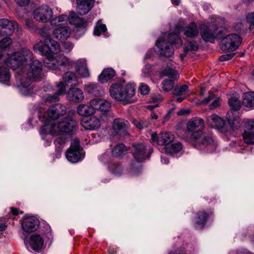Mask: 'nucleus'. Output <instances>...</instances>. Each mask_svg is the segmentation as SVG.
<instances>
[{
	"mask_svg": "<svg viewBox=\"0 0 254 254\" xmlns=\"http://www.w3.org/2000/svg\"><path fill=\"white\" fill-rule=\"evenodd\" d=\"M204 122L198 117L192 118L187 124L188 134L190 136L191 143L197 149L211 152L215 150L216 144L212 133L203 131Z\"/></svg>",
	"mask_w": 254,
	"mask_h": 254,
	"instance_id": "nucleus-1",
	"label": "nucleus"
},
{
	"mask_svg": "<svg viewBox=\"0 0 254 254\" xmlns=\"http://www.w3.org/2000/svg\"><path fill=\"white\" fill-rule=\"evenodd\" d=\"M34 49L46 57L43 61L44 64L45 66L50 69L64 70L72 66V63L64 55H60L54 57L53 54H58L60 51L61 47L58 42L50 38L45 40L44 46H41L38 43L34 46Z\"/></svg>",
	"mask_w": 254,
	"mask_h": 254,
	"instance_id": "nucleus-2",
	"label": "nucleus"
},
{
	"mask_svg": "<svg viewBox=\"0 0 254 254\" xmlns=\"http://www.w3.org/2000/svg\"><path fill=\"white\" fill-rule=\"evenodd\" d=\"M33 59L32 52L27 48H23L10 57L5 54L4 50H0V64L4 63L7 66L14 70L18 69L21 66L26 65L28 62Z\"/></svg>",
	"mask_w": 254,
	"mask_h": 254,
	"instance_id": "nucleus-3",
	"label": "nucleus"
},
{
	"mask_svg": "<svg viewBox=\"0 0 254 254\" xmlns=\"http://www.w3.org/2000/svg\"><path fill=\"white\" fill-rule=\"evenodd\" d=\"M109 93L113 98L127 104L131 102L130 99L135 94V88L131 84L116 83L110 87Z\"/></svg>",
	"mask_w": 254,
	"mask_h": 254,
	"instance_id": "nucleus-4",
	"label": "nucleus"
},
{
	"mask_svg": "<svg viewBox=\"0 0 254 254\" xmlns=\"http://www.w3.org/2000/svg\"><path fill=\"white\" fill-rule=\"evenodd\" d=\"M169 43H167L162 37L160 38L156 42V46L158 48V53L162 56L170 57L174 54V49L171 44L181 46L182 40L176 33H171L168 35Z\"/></svg>",
	"mask_w": 254,
	"mask_h": 254,
	"instance_id": "nucleus-5",
	"label": "nucleus"
},
{
	"mask_svg": "<svg viewBox=\"0 0 254 254\" xmlns=\"http://www.w3.org/2000/svg\"><path fill=\"white\" fill-rule=\"evenodd\" d=\"M176 63L170 62L167 64L166 67L159 71V76L162 78L168 76L169 78L164 79L161 83L162 89L165 92L172 90L175 85L174 81L179 77L178 72L175 69Z\"/></svg>",
	"mask_w": 254,
	"mask_h": 254,
	"instance_id": "nucleus-6",
	"label": "nucleus"
},
{
	"mask_svg": "<svg viewBox=\"0 0 254 254\" xmlns=\"http://www.w3.org/2000/svg\"><path fill=\"white\" fill-rule=\"evenodd\" d=\"M132 155L134 160L130 164V171L133 175H137L140 169L139 163L147 158V148L146 146L142 143H135L132 144Z\"/></svg>",
	"mask_w": 254,
	"mask_h": 254,
	"instance_id": "nucleus-7",
	"label": "nucleus"
},
{
	"mask_svg": "<svg viewBox=\"0 0 254 254\" xmlns=\"http://www.w3.org/2000/svg\"><path fill=\"white\" fill-rule=\"evenodd\" d=\"M241 42V37L238 35L230 34L221 40L220 47L223 52H231L237 49Z\"/></svg>",
	"mask_w": 254,
	"mask_h": 254,
	"instance_id": "nucleus-8",
	"label": "nucleus"
},
{
	"mask_svg": "<svg viewBox=\"0 0 254 254\" xmlns=\"http://www.w3.org/2000/svg\"><path fill=\"white\" fill-rule=\"evenodd\" d=\"M90 105L93 108L94 114L97 111L101 112L100 118L104 120L107 118L111 109V103L103 98H95L89 101Z\"/></svg>",
	"mask_w": 254,
	"mask_h": 254,
	"instance_id": "nucleus-9",
	"label": "nucleus"
},
{
	"mask_svg": "<svg viewBox=\"0 0 254 254\" xmlns=\"http://www.w3.org/2000/svg\"><path fill=\"white\" fill-rule=\"evenodd\" d=\"M222 28L215 25H202L200 28V35L205 42L214 43L215 39L221 34Z\"/></svg>",
	"mask_w": 254,
	"mask_h": 254,
	"instance_id": "nucleus-10",
	"label": "nucleus"
},
{
	"mask_svg": "<svg viewBox=\"0 0 254 254\" xmlns=\"http://www.w3.org/2000/svg\"><path fill=\"white\" fill-rule=\"evenodd\" d=\"M79 140L75 138L71 142L70 147L66 152V157L69 162L76 163L82 158Z\"/></svg>",
	"mask_w": 254,
	"mask_h": 254,
	"instance_id": "nucleus-11",
	"label": "nucleus"
},
{
	"mask_svg": "<svg viewBox=\"0 0 254 254\" xmlns=\"http://www.w3.org/2000/svg\"><path fill=\"white\" fill-rule=\"evenodd\" d=\"M151 139L154 145L167 147L173 142L175 135L170 132H162L158 134L153 133L151 134Z\"/></svg>",
	"mask_w": 254,
	"mask_h": 254,
	"instance_id": "nucleus-12",
	"label": "nucleus"
},
{
	"mask_svg": "<svg viewBox=\"0 0 254 254\" xmlns=\"http://www.w3.org/2000/svg\"><path fill=\"white\" fill-rule=\"evenodd\" d=\"M53 15L52 9L47 5H42L33 12L34 18L41 22H47Z\"/></svg>",
	"mask_w": 254,
	"mask_h": 254,
	"instance_id": "nucleus-13",
	"label": "nucleus"
},
{
	"mask_svg": "<svg viewBox=\"0 0 254 254\" xmlns=\"http://www.w3.org/2000/svg\"><path fill=\"white\" fill-rule=\"evenodd\" d=\"M24 244L27 248H30L35 252H39L44 246V239L39 234H33L24 240Z\"/></svg>",
	"mask_w": 254,
	"mask_h": 254,
	"instance_id": "nucleus-14",
	"label": "nucleus"
},
{
	"mask_svg": "<svg viewBox=\"0 0 254 254\" xmlns=\"http://www.w3.org/2000/svg\"><path fill=\"white\" fill-rule=\"evenodd\" d=\"M16 28L18 29V24L15 21L5 18L0 19V36H10Z\"/></svg>",
	"mask_w": 254,
	"mask_h": 254,
	"instance_id": "nucleus-15",
	"label": "nucleus"
},
{
	"mask_svg": "<svg viewBox=\"0 0 254 254\" xmlns=\"http://www.w3.org/2000/svg\"><path fill=\"white\" fill-rule=\"evenodd\" d=\"M76 122L70 117H66L59 123L58 128L62 132L70 133L73 131L76 126Z\"/></svg>",
	"mask_w": 254,
	"mask_h": 254,
	"instance_id": "nucleus-16",
	"label": "nucleus"
},
{
	"mask_svg": "<svg viewBox=\"0 0 254 254\" xmlns=\"http://www.w3.org/2000/svg\"><path fill=\"white\" fill-rule=\"evenodd\" d=\"M176 34L180 33L181 31L184 32V34L187 37L190 38H195L198 36L199 30L195 22H191L188 26L184 27L177 26L176 27Z\"/></svg>",
	"mask_w": 254,
	"mask_h": 254,
	"instance_id": "nucleus-17",
	"label": "nucleus"
},
{
	"mask_svg": "<svg viewBox=\"0 0 254 254\" xmlns=\"http://www.w3.org/2000/svg\"><path fill=\"white\" fill-rule=\"evenodd\" d=\"M129 126L127 121L122 118L115 119L113 123L112 128L115 133L120 135L127 134V129Z\"/></svg>",
	"mask_w": 254,
	"mask_h": 254,
	"instance_id": "nucleus-18",
	"label": "nucleus"
},
{
	"mask_svg": "<svg viewBox=\"0 0 254 254\" xmlns=\"http://www.w3.org/2000/svg\"><path fill=\"white\" fill-rule=\"evenodd\" d=\"M42 64L38 60H34L30 64L27 76L30 79H38L43 76Z\"/></svg>",
	"mask_w": 254,
	"mask_h": 254,
	"instance_id": "nucleus-19",
	"label": "nucleus"
},
{
	"mask_svg": "<svg viewBox=\"0 0 254 254\" xmlns=\"http://www.w3.org/2000/svg\"><path fill=\"white\" fill-rule=\"evenodd\" d=\"M72 63V66L69 68H71L74 65L75 70L78 72L81 77L87 78L90 76L89 70L87 67L86 60L84 59H80L75 61H70ZM69 69V68H67Z\"/></svg>",
	"mask_w": 254,
	"mask_h": 254,
	"instance_id": "nucleus-20",
	"label": "nucleus"
},
{
	"mask_svg": "<svg viewBox=\"0 0 254 254\" xmlns=\"http://www.w3.org/2000/svg\"><path fill=\"white\" fill-rule=\"evenodd\" d=\"M39 224V220L35 217H25L22 222V227L25 232L31 233L38 228Z\"/></svg>",
	"mask_w": 254,
	"mask_h": 254,
	"instance_id": "nucleus-21",
	"label": "nucleus"
},
{
	"mask_svg": "<svg viewBox=\"0 0 254 254\" xmlns=\"http://www.w3.org/2000/svg\"><path fill=\"white\" fill-rule=\"evenodd\" d=\"M66 98L70 101L79 103L83 100L84 96L81 89L76 87H72L68 90Z\"/></svg>",
	"mask_w": 254,
	"mask_h": 254,
	"instance_id": "nucleus-22",
	"label": "nucleus"
},
{
	"mask_svg": "<svg viewBox=\"0 0 254 254\" xmlns=\"http://www.w3.org/2000/svg\"><path fill=\"white\" fill-rule=\"evenodd\" d=\"M94 0H76L77 12L80 15L88 13L94 5Z\"/></svg>",
	"mask_w": 254,
	"mask_h": 254,
	"instance_id": "nucleus-23",
	"label": "nucleus"
},
{
	"mask_svg": "<svg viewBox=\"0 0 254 254\" xmlns=\"http://www.w3.org/2000/svg\"><path fill=\"white\" fill-rule=\"evenodd\" d=\"M84 91L88 94L96 97H102L105 95V90L95 83H89L84 87Z\"/></svg>",
	"mask_w": 254,
	"mask_h": 254,
	"instance_id": "nucleus-24",
	"label": "nucleus"
},
{
	"mask_svg": "<svg viewBox=\"0 0 254 254\" xmlns=\"http://www.w3.org/2000/svg\"><path fill=\"white\" fill-rule=\"evenodd\" d=\"M71 33V29L68 26H61L55 29L52 34L55 38L59 40L67 39Z\"/></svg>",
	"mask_w": 254,
	"mask_h": 254,
	"instance_id": "nucleus-25",
	"label": "nucleus"
},
{
	"mask_svg": "<svg viewBox=\"0 0 254 254\" xmlns=\"http://www.w3.org/2000/svg\"><path fill=\"white\" fill-rule=\"evenodd\" d=\"M81 125L86 129L95 130L101 126V122L97 117H93L89 120L82 121Z\"/></svg>",
	"mask_w": 254,
	"mask_h": 254,
	"instance_id": "nucleus-26",
	"label": "nucleus"
},
{
	"mask_svg": "<svg viewBox=\"0 0 254 254\" xmlns=\"http://www.w3.org/2000/svg\"><path fill=\"white\" fill-rule=\"evenodd\" d=\"M58 127L56 126L54 123L47 121L40 129V133L42 136L47 134L54 135L58 133Z\"/></svg>",
	"mask_w": 254,
	"mask_h": 254,
	"instance_id": "nucleus-27",
	"label": "nucleus"
},
{
	"mask_svg": "<svg viewBox=\"0 0 254 254\" xmlns=\"http://www.w3.org/2000/svg\"><path fill=\"white\" fill-rule=\"evenodd\" d=\"M208 125L212 128H221L225 125V121L216 115H212L207 117Z\"/></svg>",
	"mask_w": 254,
	"mask_h": 254,
	"instance_id": "nucleus-28",
	"label": "nucleus"
},
{
	"mask_svg": "<svg viewBox=\"0 0 254 254\" xmlns=\"http://www.w3.org/2000/svg\"><path fill=\"white\" fill-rule=\"evenodd\" d=\"M63 81L67 86H77L79 84L78 78L75 73L73 72L67 71L63 76Z\"/></svg>",
	"mask_w": 254,
	"mask_h": 254,
	"instance_id": "nucleus-29",
	"label": "nucleus"
},
{
	"mask_svg": "<svg viewBox=\"0 0 254 254\" xmlns=\"http://www.w3.org/2000/svg\"><path fill=\"white\" fill-rule=\"evenodd\" d=\"M115 75L114 70L112 68L104 69L98 76V81L104 84L112 79Z\"/></svg>",
	"mask_w": 254,
	"mask_h": 254,
	"instance_id": "nucleus-30",
	"label": "nucleus"
},
{
	"mask_svg": "<svg viewBox=\"0 0 254 254\" xmlns=\"http://www.w3.org/2000/svg\"><path fill=\"white\" fill-rule=\"evenodd\" d=\"M67 20L71 24H73L76 27H81L86 24V21L82 18L79 17L74 11L69 12Z\"/></svg>",
	"mask_w": 254,
	"mask_h": 254,
	"instance_id": "nucleus-31",
	"label": "nucleus"
},
{
	"mask_svg": "<svg viewBox=\"0 0 254 254\" xmlns=\"http://www.w3.org/2000/svg\"><path fill=\"white\" fill-rule=\"evenodd\" d=\"M77 112L82 116H89L94 114L93 108L90 105L80 104L77 108Z\"/></svg>",
	"mask_w": 254,
	"mask_h": 254,
	"instance_id": "nucleus-32",
	"label": "nucleus"
},
{
	"mask_svg": "<svg viewBox=\"0 0 254 254\" xmlns=\"http://www.w3.org/2000/svg\"><path fill=\"white\" fill-rule=\"evenodd\" d=\"M127 152V149L123 143L117 144L112 150V155L117 157H121Z\"/></svg>",
	"mask_w": 254,
	"mask_h": 254,
	"instance_id": "nucleus-33",
	"label": "nucleus"
},
{
	"mask_svg": "<svg viewBox=\"0 0 254 254\" xmlns=\"http://www.w3.org/2000/svg\"><path fill=\"white\" fill-rule=\"evenodd\" d=\"M66 107L61 104H56L50 107V112H56L57 119L66 113Z\"/></svg>",
	"mask_w": 254,
	"mask_h": 254,
	"instance_id": "nucleus-34",
	"label": "nucleus"
},
{
	"mask_svg": "<svg viewBox=\"0 0 254 254\" xmlns=\"http://www.w3.org/2000/svg\"><path fill=\"white\" fill-rule=\"evenodd\" d=\"M68 19V16L66 14H62L51 19L50 21L52 26L58 27L64 24Z\"/></svg>",
	"mask_w": 254,
	"mask_h": 254,
	"instance_id": "nucleus-35",
	"label": "nucleus"
},
{
	"mask_svg": "<svg viewBox=\"0 0 254 254\" xmlns=\"http://www.w3.org/2000/svg\"><path fill=\"white\" fill-rule=\"evenodd\" d=\"M182 148V144L179 142H176L167 146L165 148V151L171 155H174L176 153L180 151Z\"/></svg>",
	"mask_w": 254,
	"mask_h": 254,
	"instance_id": "nucleus-36",
	"label": "nucleus"
},
{
	"mask_svg": "<svg viewBox=\"0 0 254 254\" xmlns=\"http://www.w3.org/2000/svg\"><path fill=\"white\" fill-rule=\"evenodd\" d=\"M208 217L207 214L204 211H200L197 213V220L196 221V228L201 229L203 227L206 219Z\"/></svg>",
	"mask_w": 254,
	"mask_h": 254,
	"instance_id": "nucleus-37",
	"label": "nucleus"
},
{
	"mask_svg": "<svg viewBox=\"0 0 254 254\" xmlns=\"http://www.w3.org/2000/svg\"><path fill=\"white\" fill-rule=\"evenodd\" d=\"M243 104L248 107L254 106V92L246 93L243 95Z\"/></svg>",
	"mask_w": 254,
	"mask_h": 254,
	"instance_id": "nucleus-38",
	"label": "nucleus"
},
{
	"mask_svg": "<svg viewBox=\"0 0 254 254\" xmlns=\"http://www.w3.org/2000/svg\"><path fill=\"white\" fill-rule=\"evenodd\" d=\"M10 75L8 70L5 67H0V82L8 85Z\"/></svg>",
	"mask_w": 254,
	"mask_h": 254,
	"instance_id": "nucleus-39",
	"label": "nucleus"
},
{
	"mask_svg": "<svg viewBox=\"0 0 254 254\" xmlns=\"http://www.w3.org/2000/svg\"><path fill=\"white\" fill-rule=\"evenodd\" d=\"M66 141V138L64 136H60L55 140L54 143L56 145V150L58 153H60L62 152Z\"/></svg>",
	"mask_w": 254,
	"mask_h": 254,
	"instance_id": "nucleus-40",
	"label": "nucleus"
},
{
	"mask_svg": "<svg viewBox=\"0 0 254 254\" xmlns=\"http://www.w3.org/2000/svg\"><path fill=\"white\" fill-rule=\"evenodd\" d=\"M107 27L105 24L102 23L101 20H99L97 21L96 25L94 28V34L96 36H100L102 33L106 32Z\"/></svg>",
	"mask_w": 254,
	"mask_h": 254,
	"instance_id": "nucleus-41",
	"label": "nucleus"
},
{
	"mask_svg": "<svg viewBox=\"0 0 254 254\" xmlns=\"http://www.w3.org/2000/svg\"><path fill=\"white\" fill-rule=\"evenodd\" d=\"M110 171L114 174L119 176L122 174L123 168L121 165L118 163H113L109 165Z\"/></svg>",
	"mask_w": 254,
	"mask_h": 254,
	"instance_id": "nucleus-42",
	"label": "nucleus"
},
{
	"mask_svg": "<svg viewBox=\"0 0 254 254\" xmlns=\"http://www.w3.org/2000/svg\"><path fill=\"white\" fill-rule=\"evenodd\" d=\"M229 104L232 109L238 111L241 108V102L238 97H232L229 99Z\"/></svg>",
	"mask_w": 254,
	"mask_h": 254,
	"instance_id": "nucleus-43",
	"label": "nucleus"
},
{
	"mask_svg": "<svg viewBox=\"0 0 254 254\" xmlns=\"http://www.w3.org/2000/svg\"><path fill=\"white\" fill-rule=\"evenodd\" d=\"M188 91V86L187 85H182L176 86L173 90V94L176 96L182 95Z\"/></svg>",
	"mask_w": 254,
	"mask_h": 254,
	"instance_id": "nucleus-44",
	"label": "nucleus"
},
{
	"mask_svg": "<svg viewBox=\"0 0 254 254\" xmlns=\"http://www.w3.org/2000/svg\"><path fill=\"white\" fill-rule=\"evenodd\" d=\"M243 136L245 143L249 144H254V132H244Z\"/></svg>",
	"mask_w": 254,
	"mask_h": 254,
	"instance_id": "nucleus-45",
	"label": "nucleus"
},
{
	"mask_svg": "<svg viewBox=\"0 0 254 254\" xmlns=\"http://www.w3.org/2000/svg\"><path fill=\"white\" fill-rule=\"evenodd\" d=\"M185 51H196L198 49V44L195 41H191L188 42L185 46Z\"/></svg>",
	"mask_w": 254,
	"mask_h": 254,
	"instance_id": "nucleus-46",
	"label": "nucleus"
},
{
	"mask_svg": "<svg viewBox=\"0 0 254 254\" xmlns=\"http://www.w3.org/2000/svg\"><path fill=\"white\" fill-rule=\"evenodd\" d=\"M59 95L56 93L54 94H47L44 96V100L46 102H53L59 100Z\"/></svg>",
	"mask_w": 254,
	"mask_h": 254,
	"instance_id": "nucleus-47",
	"label": "nucleus"
},
{
	"mask_svg": "<svg viewBox=\"0 0 254 254\" xmlns=\"http://www.w3.org/2000/svg\"><path fill=\"white\" fill-rule=\"evenodd\" d=\"M10 36H5L0 41V48H5L10 45L12 43Z\"/></svg>",
	"mask_w": 254,
	"mask_h": 254,
	"instance_id": "nucleus-48",
	"label": "nucleus"
},
{
	"mask_svg": "<svg viewBox=\"0 0 254 254\" xmlns=\"http://www.w3.org/2000/svg\"><path fill=\"white\" fill-rule=\"evenodd\" d=\"M244 132H254V121L249 120L246 122L245 124Z\"/></svg>",
	"mask_w": 254,
	"mask_h": 254,
	"instance_id": "nucleus-49",
	"label": "nucleus"
},
{
	"mask_svg": "<svg viewBox=\"0 0 254 254\" xmlns=\"http://www.w3.org/2000/svg\"><path fill=\"white\" fill-rule=\"evenodd\" d=\"M139 90L142 95H145L149 93L150 88L147 84L144 83H140L139 86Z\"/></svg>",
	"mask_w": 254,
	"mask_h": 254,
	"instance_id": "nucleus-50",
	"label": "nucleus"
},
{
	"mask_svg": "<svg viewBox=\"0 0 254 254\" xmlns=\"http://www.w3.org/2000/svg\"><path fill=\"white\" fill-rule=\"evenodd\" d=\"M65 83L63 81H61L57 85V93L60 95L65 93Z\"/></svg>",
	"mask_w": 254,
	"mask_h": 254,
	"instance_id": "nucleus-51",
	"label": "nucleus"
},
{
	"mask_svg": "<svg viewBox=\"0 0 254 254\" xmlns=\"http://www.w3.org/2000/svg\"><path fill=\"white\" fill-rule=\"evenodd\" d=\"M40 35L46 37L47 38H49L50 36V28L49 26H45L41 28L40 30Z\"/></svg>",
	"mask_w": 254,
	"mask_h": 254,
	"instance_id": "nucleus-52",
	"label": "nucleus"
},
{
	"mask_svg": "<svg viewBox=\"0 0 254 254\" xmlns=\"http://www.w3.org/2000/svg\"><path fill=\"white\" fill-rule=\"evenodd\" d=\"M16 78L20 80L21 86L24 88L28 87L31 84V81L29 79H26V81H25L24 78L21 77L20 75L16 76Z\"/></svg>",
	"mask_w": 254,
	"mask_h": 254,
	"instance_id": "nucleus-53",
	"label": "nucleus"
},
{
	"mask_svg": "<svg viewBox=\"0 0 254 254\" xmlns=\"http://www.w3.org/2000/svg\"><path fill=\"white\" fill-rule=\"evenodd\" d=\"M246 20L250 24V28L252 25L254 26V12L249 13L247 15Z\"/></svg>",
	"mask_w": 254,
	"mask_h": 254,
	"instance_id": "nucleus-54",
	"label": "nucleus"
},
{
	"mask_svg": "<svg viewBox=\"0 0 254 254\" xmlns=\"http://www.w3.org/2000/svg\"><path fill=\"white\" fill-rule=\"evenodd\" d=\"M151 66L149 64H147L145 66L144 68L142 69V76L143 77H147L149 76L151 71Z\"/></svg>",
	"mask_w": 254,
	"mask_h": 254,
	"instance_id": "nucleus-55",
	"label": "nucleus"
},
{
	"mask_svg": "<svg viewBox=\"0 0 254 254\" xmlns=\"http://www.w3.org/2000/svg\"><path fill=\"white\" fill-rule=\"evenodd\" d=\"M100 160L103 163H108L110 160L109 153L105 152L100 156Z\"/></svg>",
	"mask_w": 254,
	"mask_h": 254,
	"instance_id": "nucleus-56",
	"label": "nucleus"
},
{
	"mask_svg": "<svg viewBox=\"0 0 254 254\" xmlns=\"http://www.w3.org/2000/svg\"><path fill=\"white\" fill-rule=\"evenodd\" d=\"M234 55L235 54L234 53H230L223 55L220 57L219 60L221 61H227L231 59L234 56Z\"/></svg>",
	"mask_w": 254,
	"mask_h": 254,
	"instance_id": "nucleus-57",
	"label": "nucleus"
},
{
	"mask_svg": "<svg viewBox=\"0 0 254 254\" xmlns=\"http://www.w3.org/2000/svg\"><path fill=\"white\" fill-rule=\"evenodd\" d=\"M47 116L49 119L52 120H55L57 119V116H56V112H50V108L47 110Z\"/></svg>",
	"mask_w": 254,
	"mask_h": 254,
	"instance_id": "nucleus-58",
	"label": "nucleus"
},
{
	"mask_svg": "<svg viewBox=\"0 0 254 254\" xmlns=\"http://www.w3.org/2000/svg\"><path fill=\"white\" fill-rule=\"evenodd\" d=\"M6 228V219L1 218L0 219V231H3L5 230Z\"/></svg>",
	"mask_w": 254,
	"mask_h": 254,
	"instance_id": "nucleus-59",
	"label": "nucleus"
},
{
	"mask_svg": "<svg viewBox=\"0 0 254 254\" xmlns=\"http://www.w3.org/2000/svg\"><path fill=\"white\" fill-rule=\"evenodd\" d=\"M219 105V99L216 97L212 100V102L210 105V108L211 109L215 108Z\"/></svg>",
	"mask_w": 254,
	"mask_h": 254,
	"instance_id": "nucleus-60",
	"label": "nucleus"
},
{
	"mask_svg": "<svg viewBox=\"0 0 254 254\" xmlns=\"http://www.w3.org/2000/svg\"><path fill=\"white\" fill-rule=\"evenodd\" d=\"M185 248L181 247L180 249H177L175 252H170L169 254H186Z\"/></svg>",
	"mask_w": 254,
	"mask_h": 254,
	"instance_id": "nucleus-61",
	"label": "nucleus"
},
{
	"mask_svg": "<svg viewBox=\"0 0 254 254\" xmlns=\"http://www.w3.org/2000/svg\"><path fill=\"white\" fill-rule=\"evenodd\" d=\"M14 1L19 6H24L28 4L29 0H14Z\"/></svg>",
	"mask_w": 254,
	"mask_h": 254,
	"instance_id": "nucleus-62",
	"label": "nucleus"
},
{
	"mask_svg": "<svg viewBox=\"0 0 254 254\" xmlns=\"http://www.w3.org/2000/svg\"><path fill=\"white\" fill-rule=\"evenodd\" d=\"M133 125L139 129H142V126H141V120H133L132 121Z\"/></svg>",
	"mask_w": 254,
	"mask_h": 254,
	"instance_id": "nucleus-63",
	"label": "nucleus"
},
{
	"mask_svg": "<svg viewBox=\"0 0 254 254\" xmlns=\"http://www.w3.org/2000/svg\"><path fill=\"white\" fill-rule=\"evenodd\" d=\"M215 97V96L213 94L209 93V96L207 98L204 99L203 100V103L207 104L211 101H212Z\"/></svg>",
	"mask_w": 254,
	"mask_h": 254,
	"instance_id": "nucleus-64",
	"label": "nucleus"
}]
</instances>
